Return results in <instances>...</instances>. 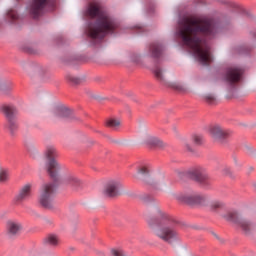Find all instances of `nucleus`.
<instances>
[{
    "label": "nucleus",
    "mask_w": 256,
    "mask_h": 256,
    "mask_svg": "<svg viewBox=\"0 0 256 256\" xmlns=\"http://www.w3.org/2000/svg\"><path fill=\"white\" fill-rule=\"evenodd\" d=\"M216 33L217 28L209 19L187 17L179 23L178 36L201 65H210L213 61L211 47L201 37L212 36Z\"/></svg>",
    "instance_id": "f257e3e1"
},
{
    "label": "nucleus",
    "mask_w": 256,
    "mask_h": 256,
    "mask_svg": "<svg viewBox=\"0 0 256 256\" xmlns=\"http://www.w3.org/2000/svg\"><path fill=\"white\" fill-rule=\"evenodd\" d=\"M86 16L91 19H97L94 24H90L87 30L91 39H103L107 33H113L117 27L115 20L109 16L99 2H92L86 9Z\"/></svg>",
    "instance_id": "f03ea898"
},
{
    "label": "nucleus",
    "mask_w": 256,
    "mask_h": 256,
    "mask_svg": "<svg viewBox=\"0 0 256 256\" xmlns=\"http://www.w3.org/2000/svg\"><path fill=\"white\" fill-rule=\"evenodd\" d=\"M45 155L47 159H50L48 163V173L51 179H56L59 177V171H61V166L57 163V160L53 157L58 156L57 148L54 146H47L45 150Z\"/></svg>",
    "instance_id": "7ed1b4c3"
},
{
    "label": "nucleus",
    "mask_w": 256,
    "mask_h": 256,
    "mask_svg": "<svg viewBox=\"0 0 256 256\" xmlns=\"http://www.w3.org/2000/svg\"><path fill=\"white\" fill-rule=\"evenodd\" d=\"M56 186L53 183H45L40 189L39 203L46 209H51Z\"/></svg>",
    "instance_id": "20e7f679"
},
{
    "label": "nucleus",
    "mask_w": 256,
    "mask_h": 256,
    "mask_svg": "<svg viewBox=\"0 0 256 256\" xmlns=\"http://www.w3.org/2000/svg\"><path fill=\"white\" fill-rule=\"evenodd\" d=\"M154 234L156 237L161 239L162 241H165V243H169L172 245V243H175V241H179V234L173 227L166 226L163 228H156L154 229Z\"/></svg>",
    "instance_id": "39448f33"
},
{
    "label": "nucleus",
    "mask_w": 256,
    "mask_h": 256,
    "mask_svg": "<svg viewBox=\"0 0 256 256\" xmlns=\"http://www.w3.org/2000/svg\"><path fill=\"white\" fill-rule=\"evenodd\" d=\"M1 111L4 113L7 119L10 131H15V129L18 127L16 117L19 114V110H17V108L13 105H3L1 107Z\"/></svg>",
    "instance_id": "423d86ee"
},
{
    "label": "nucleus",
    "mask_w": 256,
    "mask_h": 256,
    "mask_svg": "<svg viewBox=\"0 0 256 256\" xmlns=\"http://www.w3.org/2000/svg\"><path fill=\"white\" fill-rule=\"evenodd\" d=\"M178 201H181L182 203H187L188 205H203L205 203V196L199 194V193H180L176 196Z\"/></svg>",
    "instance_id": "0eeeda50"
},
{
    "label": "nucleus",
    "mask_w": 256,
    "mask_h": 256,
    "mask_svg": "<svg viewBox=\"0 0 256 256\" xmlns=\"http://www.w3.org/2000/svg\"><path fill=\"white\" fill-rule=\"evenodd\" d=\"M225 219H227V221H232V223H235V225H237V227L242 229V231H245V233H249V231H251L253 227V224H251V222L243 218H240L237 212L228 213L225 216Z\"/></svg>",
    "instance_id": "6e6552de"
},
{
    "label": "nucleus",
    "mask_w": 256,
    "mask_h": 256,
    "mask_svg": "<svg viewBox=\"0 0 256 256\" xmlns=\"http://www.w3.org/2000/svg\"><path fill=\"white\" fill-rule=\"evenodd\" d=\"M47 0H33L30 5V14L34 19H37L47 9Z\"/></svg>",
    "instance_id": "1a4fd4ad"
},
{
    "label": "nucleus",
    "mask_w": 256,
    "mask_h": 256,
    "mask_svg": "<svg viewBox=\"0 0 256 256\" xmlns=\"http://www.w3.org/2000/svg\"><path fill=\"white\" fill-rule=\"evenodd\" d=\"M209 134L214 141H223V139H227V137L231 135V132L227 129L221 128L219 125H214L210 127Z\"/></svg>",
    "instance_id": "9d476101"
},
{
    "label": "nucleus",
    "mask_w": 256,
    "mask_h": 256,
    "mask_svg": "<svg viewBox=\"0 0 256 256\" xmlns=\"http://www.w3.org/2000/svg\"><path fill=\"white\" fill-rule=\"evenodd\" d=\"M121 182L119 180H110L104 188V195L106 197H117L121 191Z\"/></svg>",
    "instance_id": "9b49d317"
},
{
    "label": "nucleus",
    "mask_w": 256,
    "mask_h": 256,
    "mask_svg": "<svg viewBox=\"0 0 256 256\" xmlns=\"http://www.w3.org/2000/svg\"><path fill=\"white\" fill-rule=\"evenodd\" d=\"M243 75V69L240 67H230L226 71L225 79L228 83H239Z\"/></svg>",
    "instance_id": "f8f14e48"
},
{
    "label": "nucleus",
    "mask_w": 256,
    "mask_h": 256,
    "mask_svg": "<svg viewBox=\"0 0 256 256\" xmlns=\"http://www.w3.org/2000/svg\"><path fill=\"white\" fill-rule=\"evenodd\" d=\"M190 177L193 179V181H197L198 183H205L207 179H209V176L204 170H201L199 168H196L194 170H191L189 172Z\"/></svg>",
    "instance_id": "ddd939ff"
},
{
    "label": "nucleus",
    "mask_w": 256,
    "mask_h": 256,
    "mask_svg": "<svg viewBox=\"0 0 256 256\" xmlns=\"http://www.w3.org/2000/svg\"><path fill=\"white\" fill-rule=\"evenodd\" d=\"M31 189H33V185L31 183H27L19 191L16 199L17 201H27L31 197Z\"/></svg>",
    "instance_id": "4468645a"
},
{
    "label": "nucleus",
    "mask_w": 256,
    "mask_h": 256,
    "mask_svg": "<svg viewBox=\"0 0 256 256\" xmlns=\"http://www.w3.org/2000/svg\"><path fill=\"white\" fill-rule=\"evenodd\" d=\"M21 229H23V226H21V223L17 221L7 222L8 235H10L11 237H13V235H18V233L21 232Z\"/></svg>",
    "instance_id": "2eb2a0df"
},
{
    "label": "nucleus",
    "mask_w": 256,
    "mask_h": 256,
    "mask_svg": "<svg viewBox=\"0 0 256 256\" xmlns=\"http://www.w3.org/2000/svg\"><path fill=\"white\" fill-rule=\"evenodd\" d=\"M138 173L144 176L143 181L145 183H149L150 185L154 183L153 176L149 175V168L147 166L140 167Z\"/></svg>",
    "instance_id": "dca6fc26"
},
{
    "label": "nucleus",
    "mask_w": 256,
    "mask_h": 256,
    "mask_svg": "<svg viewBox=\"0 0 256 256\" xmlns=\"http://www.w3.org/2000/svg\"><path fill=\"white\" fill-rule=\"evenodd\" d=\"M64 183L66 185H70V187H73L74 189H77V187L81 185V180H79L75 175H69L65 178Z\"/></svg>",
    "instance_id": "f3484780"
},
{
    "label": "nucleus",
    "mask_w": 256,
    "mask_h": 256,
    "mask_svg": "<svg viewBox=\"0 0 256 256\" xmlns=\"http://www.w3.org/2000/svg\"><path fill=\"white\" fill-rule=\"evenodd\" d=\"M55 117L58 119H65V117H69L71 115V110L67 107H60L54 111Z\"/></svg>",
    "instance_id": "a211bd4d"
},
{
    "label": "nucleus",
    "mask_w": 256,
    "mask_h": 256,
    "mask_svg": "<svg viewBox=\"0 0 256 256\" xmlns=\"http://www.w3.org/2000/svg\"><path fill=\"white\" fill-rule=\"evenodd\" d=\"M150 51L152 53V57L157 59L158 57H161V53H163V46L160 44H151Z\"/></svg>",
    "instance_id": "6ab92c4d"
},
{
    "label": "nucleus",
    "mask_w": 256,
    "mask_h": 256,
    "mask_svg": "<svg viewBox=\"0 0 256 256\" xmlns=\"http://www.w3.org/2000/svg\"><path fill=\"white\" fill-rule=\"evenodd\" d=\"M106 125L110 129H113V131H117V129H119V127H121V121H119L115 118H110L106 121Z\"/></svg>",
    "instance_id": "aec40b11"
},
{
    "label": "nucleus",
    "mask_w": 256,
    "mask_h": 256,
    "mask_svg": "<svg viewBox=\"0 0 256 256\" xmlns=\"http://www.w3.org/2000/svg\"><path fill=\"white\" fill-rule=\"evenodd\" d=\"M153 74L155 75L156 79H158V81H165V78L163 77V71L161 70V68H159V66H155L153 69Z\"/></svg>",
    "instance_id": "412c9836"
},
{
    "label": "nucleus",
    "mask_w": 256,
    "mask_h": 256,
    "mask_svg": "<svg viewBox=\"0 0 256 256\" xmlns=\"http://www.w3.org/2000/svg\"><path fill=\"white\" fill-rule=\"evenodd\" d=\"M158 219H162V221H167L168 223L173 222V218L161 210H158Z\"/></svg>",
    "instance_id": "4be33fe9"
},
{
    "label": "nucleus",
    "mask_w": 256,
    "mask_h": 256,
    "mask_svg": "<svg viewBox=\"0 0 256 256\" xmlns=\"http://www.w3.org/2000/svg\"><path fill=\"white\" fill-rule=\"evenodd\" d=\"M46 241H47V243H49V245H57L59 243V238L55 234H50L46 238Z\"/></svg>",
    "instance_id": "5701e85b"
},
{
    "label": "nucleus",
    "mask_w": 256,
    "mask_h": 256,
    "mask_svg": "<svg viewBox=\"0 0 256 256\" xmlns=\"http://www.w3.org/2000/svg\"><path fill=\"white\" fill-rule=\"evenodd\" d=\"M150 145H155L156 147H163V141L156 137H150Z\"/></svg>",
    "instance_id": "b1692460"
},
{
    "label": "nucleus",
    "mask_w": 256,
    "mask_h": 256,
    "mask_svg": "<svg viewBox=\"0 0 256 256\" xmlns=\"http://www.w3.org/2000/svg\"><path fill=\"white\" fill-rule=\"evenodd\" d=\"M66 79L69 81V83H72L73 85H78L80 83V79L73 76L72 74H67Z\"/></svg>",
    "instance_id": "393cba45"
},
{
    "label": "nucleus",
    "mask_w": 256,
    "mask_h": 256,
    "mask_svg": "<svg viewBox=\"0 0 256 256\" xmlns=\"http://www.w3.org/2000/svg\"><path fill=\"white\" fill-rule=\"evenodd\" d=\"M111 256H127V254L123 252V249L114 248L111 250Z\"/></svg>",
    "instance_id": "a878e982"
},
{
    "label": "nucleus",
    "mask_w": 256,
    "mask_h": 256,
    "mask_svg": "<svg viewBox=\"0 0 256 256\" xmlns=\"http://www.w3.org/2000/svg\"><path fill=\"white\" fill-rule=\"evenodd\" d=\"M221 207H223L222 202L214 201L210 205V210L211 211H217V209H221Z\"/></svg>",
    "instance_id": "bb28decb"
},
{
    "label": "nucleus",
    "mask_w": 256,
    "mask_h": 256,
    "mask_svg": "<svg viewBox=\"0 0 256 256\" xmlns=\"http://www.w3.org/2000/svg\"><path fill=\"white\" fill-rule=\"evenodd\" d=\"M9 179V172L7 170H3L0 172V183H3Z\"/></svg>",
    "instance_id": "cd10ccee"
},
{
    "label": "nucleus",
    "mask_w": 256,
    "mask_h": 256,
    "mask_svg": "<svg viewBox=\"0 0 256 256\" xmlns=\"http://www.w3.org/2000/svg\"><path fill=\"white\" fill-rule=\"evenodd\" d=\"M192 141H193V143H195V145H201V143H203V136L193 135L192 136Z\"/></svg>",
    "instance_id": "c85d7f7f"
},
{
    "label": "nucleus",
    "mask_w": 256,
    "mask_h": 256,
    "mask_svg": "<svg viewBox=\"0 0 256 256\" xmlns=\"http://www.w3.org/2000/svg\"><path fill=\"white\" fill-rule=\"evenodd\" d=\"M205 101L207 103L213 104V103H215V101H217V98L213 94H208L205 96Z\"/></svg>",
    "instance_id": "c756f323"
},
{
    "label": "nucleus",
    "mask_w": 256,
    "mask_h": 256,
    "mask_svg": "<svg viewBox=\"0 0 256 256\" xmlns=\"http://www.w3.org/2000/svg\"><path fill=\"white\" fill-rule=\"evenodd\" d=\"M173 89H175L176 91H179V93H185V91L187 89H185V86L181 85V84H173Z\"/></svg>",
    "instance_id": "7c9ffc66"
},
{
    "label": "nucleus",
    "mask_w": 256,
    "mask_h": 256,
    "mask_svg": "<svg viewBox=\"0 0 256 256\" xmlns=\"http://www.w3.org/2000/svg\"><path fill=\"white\" fill-rule=\"evenodd\" d=\"M8 17L10 19H12L13 21H15V19H17V17H18L17 12H15L14 10H9Z\"/></svg>",
    "instance_id": "2f4dec72"
},
{
    "label": "nucleus",
    "mask_w": 256,
    "mask_h": 256,
    "mask_svg": "<svg viewBox=\"0 0 256 256\" xmlns=\"http://www.w3.org/2000/svg\"><path fill=\"white\" fill-rule=\"evenodd\" d=\"M147 223H148V225H150L151 227H153V222H151V219H150V218H147Z\"/></svg>",
    "instance_id": "473e14b6"
},
{
    "label": "nucleus",
    "mask_w": 256,
    "mask_h": 256,
    "mask_svg": "<svg viewBox=\"0 0 256 256\" xmlns=\"http://www.w3.org/2000/svg\"><path fill=\"white\" fill-rule=\"evenodd\" d=\"M186 148L188 149V151H191V148L189 147V145H186Z\"/></svg>",
    "instance_id": "72a5a7b5"
}]
</instances>
